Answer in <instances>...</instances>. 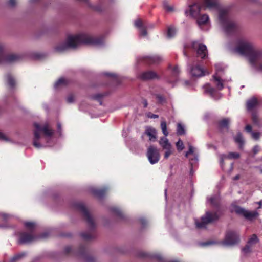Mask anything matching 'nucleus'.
Masks as SVG:
<instances>
[{"label":"nucleus","instance_id":"72a5a7b5","mask_svg":"<svg viewBox=\"0 0 262 262\" xmlns=\"http://www.w3.org/2000/svg\"><path fill=\"white\" fill-rule=\"evenodd\" d=\"M179 72L180 71L177 66H175L172 68V76H173L174 80H176L177 79Z\"/></svg>","mask_w":262,"mask_h":262},{"label":"nucleus","instance_id":"9d476101","mask_svg":"<svg viewBox=\"0 0 262 262\" xmlns=\"http://www.w3.org/2000/svg\"><path fill=\"white\" fill-rule=\"evenodd\" d=\"M234 209V212L237 214L244 216L248 221H253L259 216V213L257 211H250L237 205H235Z\"/></svg>","mask_w":262,"mask_h":262},{"label":"nucleus","instance_id":"dca6fc26","mask_svg":"<svg viewBox=\"0 0 262 262\" xmlns=\"http://www.w3.org/2000/svg\"><path fill=\"white\" fill-rule=\"evenodd\" d=\"M35 238V236L27 232H21L19 234V244H23L29 243Z\"/></svg>","mask_w":262,"mask_h":262},{"label":"nucleus","instance_id":"774afa93","mask_svg":"<svg viewBox=\"0 0 262 262\" xmlns=\"http://www.w3.org/2000/svg\"><path fill=\"white\" fill-rule=\"evenodd\" d=\"M3 217H4V219L5 220H6V219L8 218V215H7V214H4V215H3Z\"/></svg>","mask_w":262,"mask_h":262},{"label":"nucleus","instance_id":"f257e3e1","mask_svg":"<svg viewBox=\"0 0 262 262\" xmlns=\"http://www.w3.org/2000/svg\"><path fill=\"white\" fill-rule=\"evenodd\" d=\"M103 39L101 37H93L88 34L81 33L67 37L66 42L57 45L55 50L59 52L66 51L69 48L75 49L79 44L101 45Z\"/></svg>","mask_w":262,"mask_h":262},{"label":"nucleus","instance_id":"2eb2a0df","mask_svg":"<svg viewBox=\"0 0 262 262\" xmlns=\"http://www.w3.org/2000/svg\"><path fill=\"white\" fill-rule=\"evenodd\" d=\"M139 77L140 79L143 80H148L159 78V76L157 73L152 71L143 72L139 75Z\"/></svg>","mask_w":262,"mask_h":262},{"label":"nucleus","instance_id":"6e6d98bb","mask_svg":"<svg viewBox=\"0 0 262 262\" xmlns=\"http://www.w3.org/2000/svg\"><path fill=\"white\" fill-rule=\"evenodd\" d=\"M259 150V146L258 145L255 146L252 149L254 155L256 154Z\"/></svg>","mask_w":262,"mask_h":262},{"label":"nucleus","instance_id":"a18cd8bd","mask_svg":"<svg viewBox=\"0 0 262 262\" xmlns=\"http://www.w3.org/2000/svg\"><path fill=\"white\" fill-rule=\"evenodd\" d=\"M67 101L69 103H72L74 101V96L72 94H69L67 98Z\"/></svg>","mask_w":262,"mask_h":262},{"label":"nucleus","instance_id":"58836bf2","mask_svg":"<svg viewBox=\"0 0 262 262\" xmlns=\"http://www.w3.org/2000/svg\"><path fill=\"white\" fill-rule=\"evenodd\" d=\"M25 227L30 231H32L35 227V224L33 222H27L25 223Z\"/></svg>","mask_w":262,"mask_h":262},{"label":"nucleus","instance_id":"338daca9","mask_svg":"<svg viewBox=\"0 0 262 262\" xmlns=\"http://www.w3.org/2000/svg\"><path fill=\"white\" fill-rule=\"evenodd\" d=\"M141 222L143 225L145 224V223H146V221L144 219H142L141 220Z\"/></svg>","mask_w":262,"mask_h":262},{"label":"nucleus","instance_id":"c03bdc74","mask_svg":"<svg viewBox=\"0 0 262 262\" xmlns=\"http://www.w3.org/2000/svg\"><path fill=\"white\" fill-rule=\"evenodd\" d=\"M194 149L193 147L191 145H189V150L188 151L186 152V153L185 154V157L187 158L189 155L193 154L194 153Z\"/></svg>","mask_w":262,"mask_h":262},{"label":"nucleus","instance_id":"a211bd4d","mask_svg":"<svg viewBox=\"0 0 262 262\" xmlns=\"http://www.w3.org/2000/svg\"><path fill=\"white\" fill-rule=\"evenodd\" d=\"M144 134L149 137L150 141L155 142L157 139V131L150 126H147L146 128Z\"/></svg>","mask_w":262,"mask_h":262},{"label":"nucleus","instance_id":"7ed1b4c3","mask_svg":"<svg viewBox=\"0 0 262 262\" xmlns=\"http://www.w3.org/2000/svg\"><path fill=\"white\" fill-rule=\"evenodd\" d=\"M74 206L75 208L82 214V216L90 229V232L81 233L80 236L83 239L86 241L95 239L96 237V234L95 233L96 225L93 217L83 204L77 203L75 204Z\"/></svg>","mask_w":262,"mask_h":262},{"label":"nucleus","instance_id":"423d86ee","mask_svg":"<svg viewBox=\"0 0 262 262\" xmlns=\"http://www.w3.org/2000/svg\"><path fill=\"white\" fill-rule=\"evenodd\" d=\"M189 48L196 50L197 56L201 59H205L208 56V51L206 45L199 43L198 41H193L190 45L186 44L184 45L183 54L186 57H188V54L186 50Z\"/></svg>","mask_w":262,"mask_h":262},{"label":"nucleus","instance_id":"c756f323","mask_svg":"<svg viewBox=\"0 0 262 262\" xmlns=\"http://www.w3.org/2000/svg\"><path fill=\"white\" fill-rule=\"evenodd\" d=\"M224 157L229 159H237L239 158L240 155L238 152H231Z\"/></svg>","mask_w":262,"mask_h":262},{"label":"nucleus","instance_id":"09e8293b","mask_svg":"<svg viewBox=\"0 0 262 262\" xmlns=\"http://www.w3.org/2000/svg\"><path fill=\"white\" fill-rule=\"evenodd\" d=\"M252 138L255 140H258L260 137V134L258 132H252Z\"/></svg>","mask_w":262,"mask_h":262},{"label":"nucleus","instance_id":"bf43d9fd","mask_svg":"<svg viewBox=\"0 0 262 262\" xmlns=\"http://www.w3.org/2000/svg\"><path fill=\"white\" fill-rule=\"evenodd\" d=\"M148 117L150 118H158V115H156V114H151V113H150L148 115Z\"/></svg>","mask_w":262,"mask_h":262},{"label":"nucleus","instance_id":"9b49d317","mask_svg":"<svg viewBox=\"0 0 262 262\" xmlns=\"http://www.w3.org/2000/svg\"><path fill=\"white\" fill-rule=\"evenodd\" d=\"M21 57L17 54H6L4 52V47L0 43V63L8 62L11 63L19 60Z\"/></svg>","mask_w":262,"mask_h":262},{"label":"nucleus","instance_id":"39448f33","mask_svg":"<svg viewBox=\"0 0 262 262\" xmlns=\"http://www.w3.org/2000/svg\"><path fill=\"white\" fill-rule=\"evenodd\" d=\"M219 18L224 28L225 31L227 34H232L236 31L237 25L236 23L230 20L228 10H220L219 13Z\"/></svg>","mask_w":262,"mask_h":262},{"label":"nucleus","instance_id":"4be33fe9","mask_svg":"<svg viewBox=\"0 0 262 262\" xmlns=\"http://www.w3.org/2000/svg\"><path fill=\"white\" fill-rule=\"evenodd\" d=\"M258 104L257 99L253 97L247 101V108L248 111H252Z\"/></svg>","mask_w":262,"mask_h":262},{"label":"nucleus","instance_id":"e2e57ef3","mask_svg":"<svg viewBox=\"0 0 262 262\" xmlns=\"http://www.w3.org/2000/svg\"><path fill=\"white\" fill-rule=\"evenodd\" d=\"M143 104H144V107H146L148 105V102H147V101L146 100H143Z\"/></svg>","mask_w":262,"mask_h":262},{"label":"nucleus","instance_id":"4c0bfd02","mask_svg":"<svg viewBox=\"0 0 262 262\" xmlns=\"http://www.w3.org/2000/svg\"><path fill=\"white\" fill-rule=\"evenodd\" d=\"M156 97L158 103L159 104H163L165 102L164 97L160 94H156Z\"/></svg>","mask_w":262,"mask_h":262},{"label":"nucleus","instance_id":"f03ea898","mask_svg":"<svg viewBox=\"0 0 262 262\" xmlns=\"http://www.w3.org/2000/svg\"><path fill=\"white\" fill-rule=\"evenodd\" d=\"M236 51L242 55L248 57L250 64L262 72V63L257 62L262 59V51L256 50L253 46L248 42L241 41L236 48Z\"/></svg>","mask_w":262,"mask_h":262},{"label":"nucleus","instance_id":"ddd939ff","mask_svg":"<svg viewBox=\"0 0 262 262\" xmlns=\"http://www.w3.org/2000/svg\"><path fill=\"white\" fill-rule=\"evenodd\" d=\"M162 61V58L159 56H144L140 58L139 61L148 65L158 64Z\"/></svg>","mask_w":262,"mask_h":262},{"label":"nucleus","instance_id":"4d7b16f0","mask_svg":"<svg viewBox=\"0 0 262 262\" xmlns=\"http://www.w3.org/2000/svg\"><path fill=\"white\" fill-rule=\"evenodd\" d=\"M105 75L110 77H112V78H116V75L114 73H106L105 74Z\"/></svg>","mask_w":262,"mask_h":262},{"label":"nucleus","instance_id":"f704fd0d","mask_svg":"<svg viewBox=\"0 0 262 262\" xmlns=\"http://www.w3.org/2000/svg\"><path fill=\"white\" fill-rule=\"evenodd\" d=\"M252 246L247 243V244L242 248V251L245 254H247L251 252L252 251Z\"/></svg>","mask_w":262,"mask_h":262},{"label":"nucleus","instance_id":"864d4df0","mask_svg":"<svg viewBox=\"0 0 262 262\" xmlns=\"http://www.w3.org/2000/svg\"><path fill=\"white\" fill-rule=\"evenodd\" d=\"M0 140L3 141H8V138L1 132H0Z\"/></svg>","mask_w":262,"mask_h":262},{"label":"nucleus","instance_id":"412c9836","mask_svg":"<svg viewBox=\"0 0 262 262\" xmlns=\"http://www.w3.org/2000/svg\"><path fill=\"white\" fill-rule=\"evenodd\" d=\"M196 23L199 26L206 24L209 20V17L207 14H204L202 15H198L196 17Z\"/></svg>","mask_w":262,"mask_h":262},{"label":"nucleus","instance_id":"a878e982","mask_svg":"<svg viewBox=\"0 0 262 262\" xmlns=\"http://www.w3.org/2000/svg\"><path fill=\"white\" fill-rule=\"evenodd\" d=\"M234 141L235 142L239 144V148L242 149L244 143V141L242 135L241 133H238L237 134V135L235 137Z\"/></svg>","mask_w":262,"mask_h":262},{"label":"nucleus","instance_id":"79ce46f5","mask_svg":"<svg viewBox=\"0 0 262 262\" xmlns=\"http://www.w3.org/2000/svg\"><path fill=\"white\" fill-rule=\"evenodd\" d=\"M104 96L102 94H97L93 96V99L98 100L100 102V104H102L101 99Z\"/></svg>","mask_w":262,"mask_h":262},{"label":"nucleus","instance_id":"4468645a","mask_svg":"<svg viewBox=\"0 0 262 262\" xmlns=\"http://www.w3.org/2000/svg\"><path fill=\"white\" fill-rule=\"evenodd\" d=\"M78 254L81 256L86 262L94 261V257L88 254L86 248L84 245H81L80 246L78 250Z\"/></svg>","mask_w":262,"mask_h":262},{"label":"nucleus","instance_id":"b1692460","mask_svg":"<svg viewBox=\"0 0 262 262\" xmlns=\"http://www.w3.org/2000/svg\"><path fill=\"white\" fill-rule=\"evenodd\" d=\"M7 83L9 86L13 89L16 85V81L14 78L10 74H8L6 75Z\"/></svg>","mask_w":262,"mask_h":262},{"label":"nucleus","instance_id":"6e6552de","mask_svg":"<svg viewBox=\"0 0 262 262\" xmlns=\"http://www.w3.org/2000/svg\"><path fill=\"white\" fill-rule=\"evenodd\" d=\"M220 216L216 212L207 211L201 218V221H195L196 226L198 228H204L208 224L218 220Z\"/></svg>","mask_w":262,"mask_h":262},{"label":"nucleus","instance_id":"de8ad7c7","mask_svg":"<svg viewBox=\"0 0 262 262\" xmlns=\"http://www.w3.org/2000/svg\"><path fill=\"white\" fill-rule=\"evenodd\" d=\"M164 8L165 10H166L167 11H172L173 10V8L171 6H169L167 3H164Z\"/></svg>","mask_w":262,"mask_h":262},{"label":"nucleus","instance_id":"0e129e2a","mask_svg":"<svg viewBox=\"0 0 262 262\" xmlns=\"http://www.w3.org/2000/svg\"><path fill=\"white\" fill-rule=\"evenodd\" d=\"M240 178V176L239 174H237L236 175L234 178H233V180H238V179H239Z\"/></svg>","mask_w":262,"mask_h":262},{"label":"nucleus","instance_id":"6ab92c4d","mask_svg":"<svg viewBox=\"0 0 262 262\" xmlns=\"http://www.w3.org/2000/svg\"><path fill=\"white\" fill-rule=\"evenodd\" d=\"M229 119L224 118L217 121V127L221 130L223 129H226L227 130H228L229 128Z\"/></svg>","mask_w":262,"mask_h":262},{"label":"nucleus","instance_id":"8fccbe9b","mask_svg":"<svg viewBox=\"0 0 262 262\" xmlns=\"http://www.w3.org/2000/svg\"><path fill=\"white\" fill-rule=\"evenodd\" d=\"M140 33H141V35L144 36H146L147 32L146 29L144 27H141V28H140Z\"/></svg>","mask_w":262,"mask_h":262},{"label":"nucleus","instance_id":"f3484780","mask_svg":"<svg viewBox=\"0 0 262 262\" xmlns=\"http://www.w3.org/2000/svg\"><path fill=\"white\" fill-rule=\"evenodd\" d=\"M190 73L193 77H202L204 75V71L199 66H191Z\"/></svg>","mask_w":262,"mask_h":262},{"label":"nucleus","instance_id":"603ef678","mask_svg":"<svg viewBox=\"0 0 262 262\" xmlns=\"http://www.w3.org/2000/svg\"><path fill=\"white\" fill-rule=\"evenodd\" d=\"M72 251V248L70 246H67L65 247L64 252L65 254H68Z\"/></svg>","mask_w":262,"mask_h":262},{"label":"nucleus","instance_id":"052dcab7","mask_svg":"<svg viewBox=\"0 0 262 262\" xmlns=\"http://www.w3.org/2000/svg\"><path fill=\"white\" fill-rule=\"evenodd\" d=\"M209 201L211 204L215 205V198H210Z\"/></svg>","mask_w":262,"mask_h":262},{"label":"nucleus","instance_id":"e433bc0d","mask_svg":"<svg viewBox=\"0 0 262 262\" xmlns=\"http://www.w3.org/2000/svg\"><path fill=\"white\" fill-rule=\"evenodd\" d=\"M205 91L211 95H212L215 92V89L211 87L209 84H207L205 86Z\"/></svg>","mask_w":262,"mask_h":262},{"label":"nucleus","instance_id":"c85d7f7f","mask_svg":"<svg viewBox=\"0 0 262 262\" xmlns=\"http://www.w3.org/2000/svg\"><path fill=\"white\" fill-rule=\"evenodd\" d=\"M176 34V29L173 27H169L167 29V36L170 38L173 37Z\"/></svg>","mask_w":262,"mask_h":262},{"label":"nucleus","instance_id":"f8f14e48","mask_svg":"<svg viewBox=\"0 0 262 262\" xmlns=\"http://www.w3.org/2000/svg\"><path fill=\"white\" fill-rule=\"evenodd\" d=\"M146 156L150 163L151 164L157 163L160 158L159 150L154 146H150L148 148Z\"/></svg>","mask_w":262,"mask_h":262},{"label":"nucleus","instance_id":"0eeeda50","mask_svg":"<svg viewBox=\"0 0 262 262\" xmlns=\"http://www.w3.org/2000/svg\"><path fill=\"white\" fill-rule=\"evenodd\" d=\"M34 127L35 128V130L34 132V137L33 144L36 148H38L41 147V144L38 142L40 137V133L42 132L45 135L51 136L53 134V132L49 129L48 125H45L41 127L39 124L34 123Z\"/></svg>","mask_w":262,"mask_h":262},{"label":"nucleus","instance_id":"cd10ccee","mask_svg":"<svg viewBox=\"0 0 262 262\" xmlns=\"http://www.w3.org/2000/svg\"><path fill=\"white\" fill-rule=\"evenodd\" d=\"M68 82L66 79L61 78L56 82V83L54 84V87L55 88H58L61 85H66L67 84H68Z\"/></svg>","mask_w":262,"mask_h":262},{"label":"nucleus","instance_id":"69168bd1","mask_svg":"<svg viewBox=\"0 0 262 262\" xmlns=\"http://www.w3.org/2000/svg\"><path fill=\"white\" fill-rule=\"evenodd\" d=\"M225 155H223L222 157L221 160V163H223L224 162V158H226L225 157H224Z\"/></svg>","mask_w":262,"mask_h":262},{"label":"nucleus","instance_id":"393cba45","mask_svg":"<svg viewBox=\"0 0 262 262\" xmlns=\"http://www.w3.org/2000/svg\"><path fill=\"white\" fill-rule=\"evenodd\" d=\"M259 240L255 234H252L248 239L247 243L253 247V245L259 242Z\"/></svg>","mask_w":262,"mask_h":262},{"label":"nucleus","instance_id":"a19ab883","mask_svg":"<svg viewBox=\"0 0 262 262\" xmlns=\"http://www.w3.org/2000/svg\"><path fill=\"white\" fill-rule=\"evenodd\" d=\"M252 120L254 124H258V118L256 113L253 112L252 114Z\"/></svg>","mask_w":262,"mask_h":262},{"label":"nucleus","instance_id":"5701e85b","mask_svg":"<svg viewBox=\"0 0 262 262\" xmlns=\"http://www.w3.org/2000/svg\"><path fill=\"white\" fill-rule=\"evenodd\" d=\"M159 144L163 149L172 148V146L166 137H161L159 141Z\"/></svg>","mask_w":262,"mask_h":262},{"label":"nucleus","instance_id":"3c124183","mask_svg":"<svg viewBox=\"0 0 262 262\" xmlns=\"http://www.w3.org/2000/svg\"><path fill=\"white\" fill-rule=\"evenodd\" d=\"M215 68L216 73L223 71L224 70L223 68L220 64H215ZM216 74H217V73H216Z\"/></svg>","mask_w":262,"mask_h":262},{"label":"nucleus","instance_id":"49530a36","mask_svg":"<svg viewBox=\"0 0 262 262\" xmlns=\"http://www.w3.org/2000/svg\"><path fill=\"white\" fill-rule=\"evenodd\" d=\"M135 25L136 27H137V28H139V29L141 28V27H144L143 25V22L142 21V20L141 19L137 20L135 23Z\"/></svg>","mask_w":262,"mask_h":262},{"label":"nucleus","instance_id":"bb28decb","mask_svg":"<svg viewBox=\"0 0 262 262\" xmlns=\"http://www.w3.org/2000/svg\"><path fill=\"white\" fill-rule=\"evenodd\" d=\"M213 78L214 80L216 82V85L218 89L222 90L224 88L223 83L220 77H217L216 74L213 75Z\"/></svg>","mask_w":262,"mask_h":262},{"label":"nucleus","instance_id":"13d9d810","mask_svg":"<svg viewBox=\"0 0 262 262\" xmlns=\"http://www.w3.org/2000/svg\"><path fill=\"white\" fill-rule=\"evenodd\" d=\"M245 130L248 132H251L252 131V126L250 125H247L245 127Z\"/></svg>","mask_w":262,"mask_h":262},{"label":"nucleus","instance_id":"7c9ffc66","mask_svg":"<svg viewBox=\"0 0 262 262\" xmlns=\"http://www.w3.org/2000/svg\"><path fill=\"white\" fill-rule=\"evenodd\" d=\"M111 211L113 213L120 218H123L124 217L123 212L121 211V210L117 208H112L111 209Z\"/></svg>","mask_w":262,"mask_h":262},{"label":"nucleus","instance_id":"473e14b6","mask_svg":"<svg viewBox=\"0 0 262 262\" xmlns=\"http://www.w3.org/2000/svg\"><path fill=\"white\" fill-rule=\"evenodd\" d=\"M161 128L163 134L165 136H167L168 134V132L167 130L166 123L165 121H162L161 122Z\"/></svg>","mask_w":262,"mask_h":262},{"label":"nucleus","instance_id":"c9c22d12","mask_svg":"<svg viewBox=\"0 0 262 262\" xmlns=\"http://www.w3.org/2000/svg\"><path fill=\"white\" fill-rule=\"evenodd\" d=\"M26 255V253L25 252L18 254L12 258V259H11V262H15L16 260L20 259L23 257H24Z\"/></svg>","mask_w":262,"mask_h":262},{"label":"nucleus","instance_id":"37998d69","mask_svg":"<svg viewBox=\"0 0 262 262\" xmlns=\"http://www.w3.org/2000/svg\"><path fill=\"white\" fill-rule=\"evenodd\" d=\"M166 151L164 155L165 159H168L170 155L172 154V148L166 149Z\"/></svg>","mask_w":262,"mask_h":262},{"label":"nucleus","instance_id":"680f3d73","mask_svg":"<svg viewBox=\"0 0 262 262\" xmlns=\"http://www.w3.org/2000/svg\"><path fill=\"white\" fill-rule=\"evenodd\" d=\"M214 243L212 241H208V242H205L203 244L204 245H210V244H212Z\"/></svg>","mask_w":262,"mask_h":262},{"label":"nucleus","instance_id":"20e7f679","mask_svg":"<svg viewBox=\"0 0 262 262\" xmlns=\"http://www.w3.org/2000/svg\"><path fill=\"white\" fill-rule=\"evenodd\" d=\"M195 2L189 5V8L185 11L193 18H196L200 14L201 9L204 10L217 9L220 6V0H195Z\"/></svg>","mask_w":262,"mask_h":262},{"label":"nucleus","instance_id":"5fc2aeb1","mask_svg":"<svg viewBox=\"0 0 262 262\" xmlns=\"http://www.w3.org/2000/svg\"><path fill=\"white\" fill-rule=\"evenodd\" d=\"M16 0H9L8 5L11 7H14L16 5Z\"/></svg>","mask_w":262,"mask_h":262},{"label":"nucleus","instance_id":"ea45409f","mask_svg":"<svg viewBox=\"0 0 262 262\" xmlns=\"http://www.w3.org/2000/svg\"><path fill=\"white\" fill-rule=\"evenodd\" d=\"M176 146L178 150L179 151L182 150L184 148L183 143L181 139H179L177 142Z\"/></svg>","mask_w":262,"mask_h":262},{"label":"nucleus","instance_id":"aec40b11","mask_svg":"<svg viewBox=\"0 0 262 262\" xmlns=\"http://www.w3.org/2000/svg\"><path fill=\"white\" fill-rule=\"evenodd\" d=\"M107 191V189L106 188H95L92 190L93 194L99 199L102 198L106 194Z\"/></svg>","mask_w":262,"mask_h":262},{"label":"nucleus","instance_id":"2f4dec72","mask_svg":"<svg viewBox=\"0 0 262 262\" xmlns=\"http://www.w3.org/2000/svg\"><path fill=\"white\" fill-rule=\"evenodd\" d=\"M177 132L178 135H183L185 134V130L184 127L181 124H178Z\"/></svg>","mask_w":262,"mask_h":262},{"label":"nucleus","instance_id":"1a4fd4ad","mask_svg":"<svg viewBox=\"0 0 262 262\" xmlns=\"http://www.w3.org/2000/svg\"><path fill=\"white\" fill-rule=\"evenodd\" d=\"M240 242L239 233L234 230H228L225 233V238L220 243L225 246H234Z\"/></svg>","mask_w":262,"mask_h":262}]
</instances>
